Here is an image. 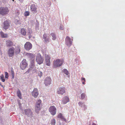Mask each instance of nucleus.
Listing matches in <instances>:
<instances>
[{"instance_id":"1","label":"nucleus","mask_w":125,"mask_h":125,"mask_svg":"<svg viewBox=\"0 0 125 125\" xmlns=\"http://www.w3.org/2000/svg\"><path fill=\"white\" fill-rule=\"evenodd\" d=\"M64 62L63 59H57L53 61V66L54 67L56 68L61 66Z\"/></svg>"},{"instance_id":"2","label":"nucleus","mask_w":125,"mask_h":125,"mask_svg":"<svg viewBox=\"0 0 125 125\" xmlns=\"http://www.w3.org/2000/svg\"><path fill=\"white\" fill-rule=\"evenodd\" d=\"M9 10L8 8L6 7H1L0 8V14L2 15H6L9 12Z\"/></svg>"},{"instance_id":"3","label":"nucleus","mask_w":125,"mask_h":125,"mask_svg":"<svg viewBox=\"0 0 125 125\" xmlns=\"http://www.w3.org/2000/svg\"><path fill=\"white\" fill-rule=\"evenodd\" d=\"M41 101L40 100H39L37 101L35 105V112L37 113H38L40 110L41 107Z\"/></svg>"},{"instance_id":"4","label":"nucleus","mask_w":125,"mask_h":125,"mask_svg":"<svg viewBox=\"0 0 125 125\" xmlns=\"http://www.w3.org/2000/svg\"><path fill=\"white\" fill-rule=\"evenodd\" d=\"M28 64L25 59H24L20 63V68L22 70H24L28 66Z\"/></svg>"},{"instance_id":"5","label":"nucleus","mask_w":125,"mask_h":125,"mask_svg":"<svg viewBox=\"0 0 125 125\" xmlns=\"http://www.w3.org/2000/svg\"><path fill=\"white\" fill-rule=\"evenodd\" d=\"M36 67L35 65H30L29 68L25 73H28L29 72L34 73L36 72Z\"/></svg>"},{"instance_id":"6","label":"nucleus","mask_w":125,"mask_h":125,"mask_svg":"<svg viewBox=\"0 0 125 125\" xmlns=\"http://www.w3.org/2000/svg\"><path fill=\"white\" fill-rule=\"evenodd\" d=\"M36 60L37 63L39 64H40L43 63V59L40 54L38 53L37 56Z\"/></svg>"},{"instance_id":"7","label":"nucleus","mask_w":125,"mask_h":125,"mask_svg":"<svg viewBox=\"0 0 125 125\" xmlns=\"http://www.w3.org/2000/svg\"><path fill=\"white\" fill-rule=\"evenodd\" d=\"M24 112L25 115L28 117L31 118L33 116L32 113L30 109H25L24 110Z\"/></svg>"},{"instance_id":"8","label":"nucleus","mask_w":125,"mask_h":125,"mask_svg":"<svg viewBox=\"0 0 125 125\" xmlns=\"http://www.w3.org/2000/svg\"><path fill=\"white\" fill-rule=\"evenodd\" d=\"M49 110L51 114L52 115H55L56 112V109L54 106H51L49 108Z\"/></svg>"},{"instance_id":"9","label":"nucleus","mask_w":125,"mask_h":125,"mask_svg":"<svg viewBox=\"0 0 125 125\" xmlns=\"http://www.w3.org/2000/svg\"><path fill=\"white\" fill-rule=\"evenodd\" d=\"M15 49L13 47L9 48L8 51V53L9 57H12L14 55Z\"/></svg>"},{"instance_id":"10","label":"nucleus","mask_w":125,"mask_h":125,"mask_svg":"<svg viewBox=\"0 0 125 125\" xmlns=\"http://www.w3.org/2000/svg\"><path fill=\"white\" fill-rule=\"evenodd\" d=\"M10 26L9 22L8 21H5L3 23L2 28L5 30L8 29Z\"/></svg>"},{"instance_id":"11","label":"nucleus","mask_w":125,"mask_h":125,"mask_svg":"<svg viewBox=\"0 0 125 125\" xmlns=\"http://www.w3.org/2000/svg\"><path fill=\"white\" fill-rule=\"evenodd\" d=\"M65 92V88L63 87H59L57 89V93L59 94L62 95Z\"/></svg>"},{"instance_id":"12","label":"nucleus","mask_w":125,"mask_h":125,"mask_svg":"<svg viewBox=\"0 0 125 125\" xmlns=\"http://www.w3.org/2000/svg\"><path fill=\"white\" fill-rule=\"evenodd\" d=\"M32 45L31 43L30 42H26L25 44L24 47L25 49L27 51H29L32 48Z\"/></svg>"},{"instance_id":"13","label":"nucleus","mask_w":125,"mask_h":125,"mask_svg":"<svg viewBox=\"0 0 125 125\" xmlns=\"http://www.w3.org/2000/svg\"><path fill=\"white\" fill-rule=\"evenodd\" d=\"M31 10L33 13L35 14L37 12V8L35 4H32L30 7Z\"/></svg>"},{"instance_id":"14","label":"nucleus","mask_w":125,"mask_h":125,"mask_svg":"<svg viewBox=\"0 0 125 125\" xmlns=\"http://www.w3.org/2000/svg\"><path fill=\"white\" fill-rule=\"evenodd\" d=\"M52 80L50 77H47L45 79L44 81V84L46 86H48L51 83Z\"/></svg>"},{"instance_id":"15","label":"nucleus","mask_w":125,"mask_h":125,"mask_svg":"<svg viewBox=\"0 0 125 125\" xmlns=\"http://www.w3.org/2000/svg\"><path fill=\"white\" fill-rule=\"evenodd\" d=\"M65 42L66 45L69 47L72 44V42L70 38L68 36H67L65 39Z\"/></svg>"},{"instance_id":"16","label":"nucleus","mask_w":125,"mask_h":125,"mask_svg":"<svg viewBox=\"0 0 125 125\" xmlns=\"http://www.w3.org/2000/svg\"><path fill=\"white\" fill-rule=\"evenodd\" d=\"M45 60L46 65L47 66H50L51 64V62L50 61V56L49 55H46Z\"/></svg>"},{"instance_id":"17","label":"nucleus","mask_w":125,"mask_h":125,"mask_svg":"<svg viewBox=\"0 0 125 125\" xmlns=\"http://www.w3.org/2000/svg\"><path fill=\"white\" fill-rule=\"evenodd\" d=\"M32 96L34 98H37L39 94V93L38 89L36 88H35L34 89L33 91L32 92Z\"/></svg>"},{"instance_id":"18","label":"nucleus","mask_w":125,"mask_h":125,"mask_svg":"<svg viewBox=\"0 0 125 125\" xmlns=\"http://www.w3.org/2000/svg\"><path fill=\"white\" fill-rule=\"evenodd\" d=\"M6 46L7 47H10L13 46V43L11 41L7 40L6 42Z\"/></svg>"},{"instance_id":"19","label":"nucleus","mask_w":125,"mask_h":125,"mask_svg":"<svg viewBox=\"0 0 125 125\" xmlns=\"http://www.w3.org/2000/svg\"><path fill=\"white\" fill-rule=\"evenodd\" d=\"M69 101L68 97L67 96L64 97L62 100V102L63 104H66L69 102Z\"/></svg>"},{"instance_id":"20","label":"nucleus","mask_w":125,"mask_h":125,"mask_svg":"<svg viewBox=\"0 0 125 125\" xmlns=\"http://www.w3.org/2000/svg\"><path fill=\"white\" fill-rule=\"evenodd\" d=\"M44 41L46 42H49V38L46 34H44L43 35Z\"/></svg>"},{"instance_id":"21","label":"nucleus","mask_w":125,"mask_h":125,"mask_svg":"<svg viewBox=\"0 0 125 125\" xmlns=\"http://www.w3.org/2000/svg\"><path fill=\"white\" fill-rule=\"evenodd\" d=\"M34 55L33 54L29 53H27L26 54V55L28 57L30 58L31 59L34 58Z\"/></svg>"},{"instance_id":"22","label":"nucleus","mask_w":125,"mask_h":125,"mask_svg":"<svg viewBox=\"0 0 125 125\" xmlns=\"http://www.w3.org/2000/svg\"><path fill=\"white\" fill-rule=\"evenodd\" d=\"M58 117L62 121H64L66 122V120L65 118L62 116L61 113L59 114L58 115Z\"/></svg>"},{"instance_id":"23","label":"nucleus","mask_w":125,"mask_h":125,"mask_svg":"<svg viewBox=\"0 0 125 125\" xmlns=\"http://www.w3.org/2000/svg\"><path fill=\"white\" fill-rule=\"evenodd\" d=\"M0 35L1 37L2 38H6L7 37V34L4 33L2 31L0 32Z\"/></svg>"},{"instance_id":"24","label":"nucleus","mask_w":125,"mask_h":125,"mask_svg":"<svg viewBox=\"0 0 125 125\" xmlns=\"http://www.w3.org/2000/svg\"><path fill=\"white\" fill-rule=\"evenodd\" d=\"M26 29L22 28L21 30V33L24 36H25L26 34Z\"/></svg>"},{"instance_id":"25","label":"nucleus","mask_w":125,"mask_h":125,"mask_svg":"<svg viewBox=\"0 0 125 125\" xmlns=\"http://www.w3.org/2000/svg\"><path fill=\"white\" fill-rule=\"evenodd\" d=\"M50 36L52 37V39L53 40H55L56 38V36L55 34L53 33H51L50 34Z\"/></svg>"},{"instance_id":"26","label":"nucleus","mask_w":125,"mask_h":125,"mask_svg":"<svg viewBox=\"0 0 125 125\" xmlns=\"http://www.w3.org/2000/svg\"><path fill=\"white\" fill-rule=\"evenodd\" d=\"M20 52V50L19 47H17L15 49V52L17 54L19 53Z\"/></svg>"},{"instance_id":"27","label":"nucleus","mask_w":125,"mask_h":125,"mask_svg":"<svg viewBox=\"0 0 125 125\" xmlns=\"http://www.w3.org/2000/svg\"><path fill=\"white\" fill-rule=\"evenodd\" d=\"M17 94L18 96L20 99H21V91L19 90H18L17 91Z\"/></svg>"},{"instance_id":"28","label":"nucleus","mask_w":125,"mask_h":125,"mask_svg":"<svg viewBox=\"0 0 125 125\" xmlns=\"http://www.w3.org/2000/svg\"><path fill=\"white\" fill-rule=\"evenodd\" d=\"M78 104L81 107H85L84 103L82 102H79Z\"/></svg>"},{"instance_id":"29","label":"nucleus","mask_w":125,"mask_h":125,"mask_svg":"<svg viewBox=\"0 0 125 125\" xmlns=\"http://www.w3.org/2000/svg\"><path fill=\"white\" fill-rule=\"evenodd\" d=\"M51 120V125H55L56 123L55 119L54 118H53Z\"/></svg>"},{"instance_id":"30","label":"nucleus","mask_w":125,"mask_h":125,"mask_svg":"<svg viewBox=\"0 0 125 125\" xmlns=\"http://www.w3.org/2000/svg\"><path fill=\"white\" fill-rule=\"evenodd\" d=\"M63 72L64 73L67 75H68L69 73L68 71L66 69H64L63 70Z\"/></svg>"},{"instance_id":"31","label":"nucleus","mask_w":125,"mask_h":125,"mask_svg":"<svg viewBox=\"0 0 125 125\" xmlns=\"http://www.w3.org/2000/svg\"><path fill=\"white\" fill-rule=\"evenodd\" d=\"M0 78L1 79V81L3 82H4L5 81V80L4 78V75L2 74L0 76Z\"/></svg>"},{"instance_id":"32","label":"nucleus","mask_w":125,"mask_h":125,"mask_svg":"<svg viewBox=\"0 0 125 125\" xmlns=\"http://www.w3.org/2000/svg\"><path fill=\"white\" fill-rule=\"evenodd\" d=\"M28 33L27 34H31L32 31L31 29L30 28H28Z\"/></svg>"},{"instance_id":"33","label":"nucleus","mask_w":125,"mask_h":125,"mask_svg":"<svg viewBox=\"0 0 125 125\" xmlns=\"http://www.w3.org/2000/svg\"><path fill=\"white\" fill-rule=\"evenodd\" d=\"M11 74L12 75V79H13L14 78V73L13 70H11Z\"/></svg>"},{"instance_id":"34","label":"nucleus","mask_w":125,"mask_h":125,"mask_svg":"<svg viewBox=\"0 0 125 125\" xmlns=\"http://www.w3.org/2000/svg\"><path fill=\"white\" fill-rule=\"evenodd\" d=\"M85 94L84 93H83L81 95V97L82 99H83L85 97Z\"/></svg>"},{"instance_id":"35","label":"nucleus","mask_w":125,"mask_h":125,"mask_svg":"<svg viewBox=\"0 0 125 125\" xmlns=\"http://www.w3.org/2000/svg\"><path fill=\"white\" fill-rule=\"evenodd\" d=\"M31 61L30 65H35L34 63V58L31 59Z\"/></svg>"},{"instance_id":"36","label":"nucleus","mask_w":125,"mask_h":125,"mask_svg":"<svg viewBox=\"0 0 125 125\" xmlns=\"http://www.w3.org/2000/svg\"><path fill=\"white\" fill-rule=\"evenodd\" d=\"M38 75L40 77H41L42 75V73L40 71H39L38 72Z\"/></svg>"},{"instance_id":"37","label":"nucleus","mask_w":125,"mask_h":125,"mask_svg":"<svg viewBox=\"0 0 125 125\" xmlns=\"http://www.w3.org/2000/svg\"><path fill=\"white\" fill-rule=\"evenodd\" d=\"M5 77L6 78L8 79L9 77V75L8 73L7 72H5Z\"/></svg>"},{"instance_id":"38","label":"nucleus","mask_w":125,"mask_h":125,"mask_svg":"<svg viewBox=\"0 0 125 125\" xmlns=\"http://www.w3.org/2000/svg\"><path fill=\"white\" fill-rule=\"evenodd\" d=\"M25 16H28L29 15V12L28 11H26L24 13Z\"/></svg>"},{"instance_id":"39","label":"nucleus","mask_w":125,"mask_h":125,"mask_svg":"<svg viewBox=\"0 0 125 125\" xmlns=\"http://www.w3.org/2000/svg\"><path fill=\"white\" fill-rule=\"evenodd\" d=\"M60 29L61 30H63V26L62 25H61L60 27Z\"/></svg>"},{"instance_id":"40","label":"nucleus","mask_w":125,"mask_h":125,"mask_svg":"<svg viewBox=\"0 0 125 125\" xmlns=\"http://www.w3.org/2000/svg\"><path fill=\"white\" fill-rule=\"evenodd\" d=\"M81 80L82 81H83L85 82V79L83 77H82L81 78Z\"/></svg>"},{"instance_id":"41","label":"nucleus","mask_w":125,"mask_h":125,"mask_svg":"<svg viewBox=\"0 0 125 125\" xmlns=\"http://www.w3.org/2000/svg\"><path fill=\"white\" fill-rule=\"evenodd\" d=\"M3 2L4 3H5L8 0H2Z\"/></svg>"},{"instance_id":"42","label":"nucleus","mask_w":125,"mask_h":125,"mask_svg":"<svg viewBox=\"0 0 125 125\" xmlns=\"http://www.w3.org/2000/svg\"><path fill=\"white\" fill-rule=\"evenodd\" d=\"M85 107H83V109L84 110H85L86 109V107H87V106L86 105H85Z\"/></svg>"},{"instance_id":"43","label":"nucleus","mask_w":125,"mask_h":125,"mask_svg":"<svg viewBox=\"0 0 125 125\" xmlns=\"http://www.w3.org/2000/svg\"><path fill=\"white\" fill-rule=\"evenodd\" d=\"M28 35L29 36V38H31V36H32L31 34H28Z\"/></svg>"},{"instance_id":"44","label":"nucleus","mask_w":125,"mask_h":125,"mask_svg":"<svg viewBox=\"0 0 125 125\" xmlns=\"http://www.w3.org/2000/svg\"><path fill=\"white\" fill-rule=\"evenodd\" d=\"M19 0L20 2H22L23 1V0Z\"/></svg>"},{"instance_id":"45","label":"nucleus","mask_w":125,"mask_h":125,"mask_svg":"<svg viewBox=\"0 0 125 125\" xmlns=\"http://www.w3.org/2000/svg\"><path fill=\"white\" fill-rule=\"evenodd\" d=\"M82 83H83V84H85V82H84V81H82Z\"/></svg>"},{"instance_id":"46","label":"nucleus","mask_w":125,"mask_h":125,"mask_svg":"<svg viewBox=\"0 0 125 125\" xmlns=\"http://www.w3.org/2000/svg\"><path fill=\"white\" fill-rule=\"evenodd\" d=\"M92 125H96V124H94V123H93L92 124Z\"/></svg>"},{"instance_id":"47","label":"nucleus","mask_w":125,"mask_h":125,"mask_svg":"<svg viewBox=\"0 0 125 125\" xmlns=\"http://www.w3.org/2000/svg\"><path fill=\"white\" fill-rule=\"evenodd\" d=\"M0 85H1L2 86H3L0 83Z\"/></svg>"},{"instance_id":"48","label":"nucleus","mask_w":125,"mask_h":125,"mask_svg":"<svg viewBox=\"0 0 125 125\" xmlns=\"http://www.w3.org/2000/svg\"><path fill=\"white\" fill-rule=\"evenodd\" d=\"M13 1H14V0H12Z\"/></svg>"}]
</instances>
